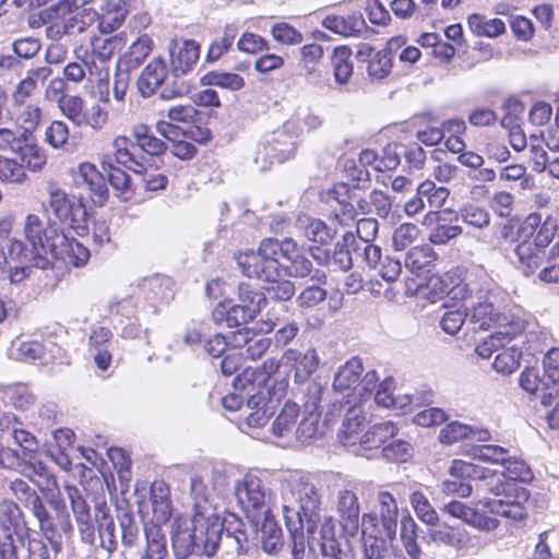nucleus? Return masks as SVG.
Returning <instances> with one entry per match:
<instances>
[{
    "label": "nucleus",
    "instance_id": "obj_1",
    "mask_svg": "<svg viewBox=\"0 0 559 559\" xmlns=\"http://www.w3.org/2000/svg\"><path fill=\"white\" fill-rule=\"evenodd\" d=\"M281 509L292 539L293 559H352L336 537L333 519L317 526L320 495L309 476L294 474L280 485Z\"/></svg>",
    "mask_w": 559,
    "mask_h": 559
},
{
    "label": "nucleus",
    "instance_id": "obj_2",
    "mask_svg": "<svg viewBox=\"0 0 559 559\" xmlns=\"http://www.w3.org/2000/svg\"><path fill=\"white\" fill-rule=\"evenodd\" d=\"M193 498L191 519L177 518L173 525L171 540L175 556L185 559L191 554L213 556L223 539L224 523L210 503V491L204 477L190 478Z\"/></svg>",
    "mask_w": 559,
    "mask_h": 559
},
{
    "label": "nucleus",
    "instance_id": "obj_3",
    "mask_svg": "<svg viewBox=\"0 0 559 559\" xmlns=\"http://www.w3.org/2000/svg\"><path fill=\"white\" fill-rule=\"evenodd\" d=\"M532 472L527 464L509 451L491 445V513L506 519L510 534L516 536L526 524L527 509L524 506L528 491L518 481H527Z\"/></svg>",
    "mask_w": 559,
    "mask_h": 559
},
{
    "label": "nucleus",
    "instance_id": "obj_4",
    "mask_svg": "<svg viewBox=\"0 0 559 559\" xmlns=\"http://www.w3.org/2000/svg\"><path fill=\"white\" fill-rule=\"evenodd\" d=\"M499 238L508 243L519 241L514 253L523 273L530 275L542 265L545 248L549 247L554 238L556 246L551 252L558 251L559 219L548 215L542 221L540 214L533 213L523 222H507L499 231Z\"/></svg>",
    "mask_w": 559,
    "mask_h": 559
},
{
    "label": "nucleus",
    "instance_id": "obj_5",
    "mask_svg": "<svg viewBox=\"0 0 559 559\" xmlns=\"http://www.w3.org/2000/svg\"><path fill=\"white\" fill-rule=\"evenodd\" d=\"M24 231L34 247L38 269H48L56 260L80 267L90 260V250L85 246L53 228L44 229L43 222L34 214L27 215Z\"/></svg>",
    "mask_w": 559,
    "mask_h": 559
},
{
    "label": "nucleus",
    "instance_id": "obj_6",
    "mask_svg": "<svg viewBox=\"0 0 559 559\" xmlns=\"http://www.w3.org/2000/svg\"><path fill=\"white\" fill-rule=\"evenodd\" d=\"M377 514H364L361 518V540L368 559H382L396 535L399 508L395 498L388 491L377 496Z\"/></svg>",
    "mask_w": 559,
    "mask_h": 559
},
{
    "label": "nucleus",
    "instance_id": "obj_7",
    "mask_svg": "<svg viewBox=\"0 0 559 559\" xmlns=\"http://www.w3.org/2000/svg\"><path fill=\"white\" fill-rule=\"evenodd\" d=\"M378 381L374 370L365 372L362 361L352 357L335 372L333 389L347 399L348 404L362 403L376 390Z\"/></svg>",
    "mask_w": 559,
    "mask_h": 559
},
{
    "label": "nucleus",
    "instance_id": "obj_8",
    "mask_svg": "<svg viewBox=\"0 0 559 559\" xmlns=\"http://www.w3.org/2000/svg\"><path fill=\"white\" fill-rule=\"evenodd\" d=\"M276 250H280L277 240L264 239L257 251L239 252L236 257L237 264L243 275L248 277L273 282L284 274V267L278 262Z\"/></svg>",
    "mask_w": 559,
    "mask_h": 559
},
{
    "label": "nucleus",
    "instance_id": "obj_9",
    "mask_svg": "<svg viewBox=\"0 0 559 559\" xmlns=\"http://www.w3.org/2000/svg\"><path fill=\"white\" fill-rule=\"evenodd\" d=\"M76 60L69 62L62 70L64 82L80 84L86 80L91 85L97 87V97L102 103L109 102V68L98 67L97 62L75 50Z\"/></svg>",
    "mask_w": 559,
    "mask_h": 559
},
{
    "label": "nucleus",
    "instance_id": "obj_10",
    "mask_svg": "<svg viewBox=\"0 0 559 559\" xmlns=\"http://www.w3.org/2000/svg\"><path fill=\"white\" fill-rule=\"evenodd\" d=\"M91 27V13L87 10L74 11L62 0L49 8L46 21V35L58 41L63 36L81 34Z\"/></svg>",
    "mask_w": 559,
    "mask_h": 559
},
{
    "label": "nucleus",
    "instance_id": "obj_11",
    "mask_svg": "<svg viewBox=\"0 0 559 559\" xmlns=\"http://www.w3.org/2000/svg\"><path fill=\"white\" fill-rule=\"evenodd\" d=\"M234 493L237 503L252 522L259 523L261 513L269 508L270 496L258 476L246 474L235 481Z\"/></svg>",
    "mask_w": 559,
    "mask_h": 559
},
{
    "label": "nucleus",
    "instance_id": "obj_12",
    "mask_svg": "<svg viewBox=\"0 0 559 559\" xmlns=\"http://www.w3.org/2000/svg\"><path fill=\"white\" fill-rule=\"evenodd\" d=\"M49 206L58 219L78 235H84L87 231V211L81 201L69 198L60 189H51L49 192Z\"/></svg>",
    "mask_w": 559,
    "mask_h": 559
},
{
    "label": "nucleus",
    "instance_id": "obj_13",
    "mask_svg": "<svg viewBox=\"0 0 559 559\" xmlns=\"http://www.w3.org/2000/svg\"><path fill=\"white\" fill-rule=\"evenodd\" d=\"M169 63L176 76L186 75L193 70L200 58V45L193 39L173 38L167 47Z\"/></svg>",
    "mask_w": 559,
    "mask_h": 559
},
{
    "label": "nucleus",
    "instance_id": "obj_14",
    "mask_svg": "<svg viewBox=\"0 0 559 559\" xmlns=\"http://www.w3.org/2000/svg\"><path fill=\"white\" fill-rule=\"evenodd\" d=\"M91 13V26L97 22L102 34H111L122 26L128 14L129 5L126 0H104L97 10H87Z\"/></svg>",
    "mask_w": 559,
    "mask_h": 559
},
{
    "label": "nucleus",
    "instance_id": "obj_15",
    "mask_svg": "<svg viewBox=\"0 0 559 559\" xmlns=\"http://www.w3.org/2000/svg\"><path fill=\"white\" fill-rule=\"evenodd\" d=\"M267 390H259L251 394L246 406L241 409L242 428L257 429L265 426L273 415L274 404Z\"/></svg>",
    "mask_w": 559,
    "mask_h": 559
},
{
    "label": "nucleus",
    "instance_id": "obj_16",
    "mask_svg": "<svg viewBox=\"0 0 559 559\" xmlns=\"http://www.w3.org/2000/svg\"><path fill=\"white\" fill-rule=\"evenodd\" d=\"M135 143L126 135H117L112 139L111 151L102 153L99 155V163L103 168L114 167L115 165L124 166L138 173L135 166H141L136 160L133 152Z\"/></svg>",
    "mask_w": 559,
    "mask_h": 559
},
{
    "label": "nucleus",
    "instance_id": "obj_17",
    "mask_svg": "<svg viewBox=\"0 0 559 559\" xmlns=\"http://www.w3.org/2000/svg\"><path fill=\"white\" fill-rule=\"evenodd\" d=\"M524 330V321L511 312H502L491 318V353L504 347Z\"/></svg>",
    "mask_w": 559,
    "mask_h": 559
},
{
    "label": "nucleus",
    "instance_id": "obj_18",
    "mask_svg": "<svg viewBox=\"0 0 559 559\" xmlns=\"http://www.w3.org/2000/svg\"><path fill=\"white\" fill-rule=\"evenodd\" d=\"M294 228L298 238L316 245H328L335 234L323 221L307 214L298 215Z\"/></svg>",
    "mask_w": 559,
    "mask_h": 559
},
{
    "label": "nucleus",
    "instance_id": "obj_19",
    "mask_svg": "<svg viewBox=\"0 0 559 559\" xmlns=\"http://www.w3.org/2000/svg\"><path fill=\"white\" fill-rule=\"evenodd\" d=\"M337 511L344 532L349 536L356 535L359 528L360 506L355 491L341 489L337 492Z\"/></svg>",
    "mask_w": 559,
    "mask_h": 559
},
{
    "label": "nucleus",
    "instance_id": "obj_20",
    "mask_svg": "<svg viewBox=\"0 0 559 559\" xmlns=\"http://www.w3.org/2000/svg\"><path fill=\"white\" fill-rule=\"evenodd\" d=\"M78 186L84 185L95 203L103 204L108 195V188L103 174L88 162L81 163L75 175Z\"/></svg>",
    "mask_w": 559,
    "mask_h": 559
},
{
    "label": "nucleus",
    "instance_id": "obj_21",
    "mask_svg": "<svg viewBox=\"0 0 559 559\" xmlns=\"http://www.w3.org/2000/svg\"><path fill=\"white\" fill-rule=\"evenodd\" d=\"M253 307L247 308L241 304L234 305L230 300L219 302L212 312L214 322L228 328L240 326L255 317Z\"/></svg>",
    "mask_w": 559,
    "mask_h": 559
},
{
    "label": "nucleus",
    "instance_id": "obj_22",
    "mask_svg": "<svg viewBox=\"0 0 559 559\" xmlns=\"http://www.w3.org/2000/svg\"><path fill=\"white\" fill-rule=\"evenodd\" d=\"M357 58L361 62H368L367 73L372 81L385 79L392 70V57L388 51H376L371 46L364 44L357 51Z\"/></svg>",
    "mask_w": 559,
    "mask_h": 559
},
{
    "label": "nucleus",
    "instance_id": "obj_23",
    "mask_svg": "<svg viewBox=\"0 0 559 559\" xmlns=\"http://www.w3.org/2000/svg\"><path fill=\"white\" fill-rule=\"evenodd\" d=\"M353 404L345 415L338 438L345 447L356 449L361 437V429L367 423V416L361 403Z\"/></svg>",
    "mask_w": 559,
    "mask_h": 559
},
{
    "label": "nucleus",
    "instance_id": "obj_24",
    "mask_svg": "<svg viewBox=\"0 0 559 559\" xmlns=\"http://www.w3.org/2000/svg\"><path fill=\"white\" fill-rule=\"evenodd\" d=\"M168 76V68L163 58H154L145 66L138 79V88L142 96H152Z\"/></svg>",
    "mask_w": 559,
    "mask_h": 559
},
{
    "label": "nucleus",
    "instance_id": "obj_25",
    "mask_svg": "<svg viewBox=\"0 0 559 559\" xmlns=\"http://www.w3.org/2000/svg\"><path fill=\"white\" fill-rule=\"evenodd\" d=\"M64 491L70 500L72 512L83 538L92 542L94 538V524L91 519L90 507L81 496L80 490L72 485H64Z\"/></svg>",
    "mask_w": 559,
    "mask_h": 559
},
{
    "label": "nucleus",
    "instance_id": "obj_26",
    "mask_svg": "<svg viewBox=\"0 0 559 559\" xmlns=\"http://www.w3.org/2000/svg\"><path fill=\"white\" fill-rule=\"evenodd\" d=\"M283 359L295 365V379L298 382L308 380L320 365V357L314 348H308L305 353L289 348L284 353Z\"/></svg>",
    "mask_w": 559,
    "mask_h": 559
},
{
    "label": "nucleus",
    "instance_id": "obj_27",
    "mask_svg": "<svg viewBox=\"0 0 559 559\" xmlns=\"http://www.w3.org/2000/svg\"><path fill=\"white\" fill-rule=\"evenodd\" d=\"M299 411L296 403L286 402L272 424L273 436L284 439L286 443L294 441Z\"/></svg>",
    "mask_w": 559,
    "mask_h": 559
},
{
    "label": "nucleus",
    "instance_id": "obj_28",
    "mask_svg": "<svg viewBox=\"0 0 559 559\" xmlns=\"http://www.w3.org/2000/svg\"><path fill=\"white\" fill-rule=\"evenodd\" d=\"M121 41V34L107 38L94 34L90 37L88 48L83 50V55H88L91 59L97 62L98 67H108V61Z\"/></svg>",
    "mask_w": 559,
    "mask_h": 559
},
{
    "label": "nucleus",
    "instance_id": "obj_29",
    "mask_svg": "<svg viewBox=\"0 0 559 559\" xmlns=\"http://www.w3.org/2000/svg\"><path fill=\"white\" fill-rule=\"evenodd\" d=\"M397 428L392 421H383L372 426L364 435H361L358 445L353 451L359 454V450L378 449L386 443L391 438L395 437Z\"/></svg>",
    "mask_w": 559,
    "mask_h": 559
},
{
    "label": "nucleus",
    "instance_id": "obj_30",
    "mask_svg": "<svg viewBox=\"0 0 559 559\" xmlns=\"http://www.w3.org/2000/svg\"><path fill=\"white\" fill-rule=\"evenodd\" d=\"M112 333L109 329L98 326L90 335V348L94 352V361L100 370H107L111 362L109 352Z\"/></svg>",
    "mask_w": 559,
    "mask_h": 559
},
{
    "label": "nucleus",
    "instance_id": "obj_31",
    "mask_svg": "<svg viewBox=\"0 0 559 559\" xmlns=\"http://www.w3.org/2000/svg\"><path fill=\"white\" fill-rule=\"evenodd\" d=\"M321 25L336 35L350 37L358 36L365 26V21L360 15L341 16L328 14L321 20Z\"/></svg>",
    "mask_w": 559,
    "mask_h": 559
},
{
    "label": "nucleus",
    "instance_id": "obj_32",
    "mask_svg": "<svg viewBox=\"0 0 559 559\" xmlns=\"http://www.w3.org/2000/svg\"><path fill=\"white\" fill-rule=\"evenodd\" d=\"M463 439L487 441L488 432L486 430H478L460 421H451L440 430L438 436L440 443L447 445L453 444Z\"/></svg>",
    "mask_w": 559,
    "mask_h": 559
},
{
    "label": "nucleus",
    "instance_id": "obj_33",
    "mask_svg": "<svg viewBox=\"0 0 559 559\" xmlns=\"http://www.w3.org/2000/svg\"><path fill=\"white\" fill-rule=\"evenodd\" d=\"M20 147L15 150L23 169L27 168L31 171H38L44 168L47 162L45 151L35 142L32 135L24 134L23 143H20Z\"/></svg>",
    "mask_w": 559,
    "mask_h": 559
},
{
    "label": "nucleus",
    "instance_id": "obj_34",
    "mask_svg": "<svg viewBox=\"0 0 559 559\" xmlns=\"http://www.w3.org/2000/svg\"><path fill=\"white\" fill-rule=\"evenodd\" d=\"M427 536L428 540L437 544L444 545L452 548H461L464 544V534L456 527L447 523L428 524Z\"/></svg>",
    "mask_w": 559,
    "mask_h": 559
},
{
    "label": "nucleus",
    "instance_id": "obj_35",
    "mask_svg": "<svg viewBox=\"0 0 559 559\" xmlns=\"http://www.w3.org/2000/svg\"><path fill=\"white\" fill-rule=\"evenodd\" d=\"M153 49V38L147 34H143L131 43L128 50L121 56L120 62L128 69H136L152 53Z\"/></svg>",
    "mask_w": 559,
    "mask_h": 559
},
{
    "label": "nucleus",
    "instance_id": "obj_36",
    "mask_svg": "<svg viewBox=\"0 0 559 559\" xmlns=\"http://www.w3.org/2000/svg\"><path fill=\"white\" fill-rule=\"evenodd\" d=\"M95 521L97 522L103 548L108 552H112L117 548L116 526L114 519L108 513V508L105 502L96 504Z\"/></svg>",
    "mask_w": 559,
    "mask_h": 559
},
{
    "label": "nucleus",
    "instance_id": "obj_37",
    "mask_svg": "<svg viewBox=\"0 0 559 559\" xmlns=\"http://www.w3.org/2000/svg\"><path fill=\"white\" fill-rule=\"evenodd\" d=\"M400 525V538L406 554L412 559H420L423 552L417 543L418 525L408 511L402 513Z\"/></svg>",
    "mask_w": 559,
    "mask_h": 559
},
{
    "label": "nucleus",
    "instance_id": "obj_38",
    "mask_svg": "<svg viewBox=\"0 0 559 559\" xmlns=\"http://www.w3.org/2000/svg\"><path fill=\"white\" fill-rule=\"evenodd\" d=\"M200 83L203 86H217L230 92H238L245 87V79L235 72L214 70L205 73Z\"/></svg>",
    "mask_w": 559,
    "mask_h": 559
},
{
    "label": "nucleus",
    "instance_id": "obj_39",
    "mask_svg": "<svg viewBox=\"0 0 559 559\" xmlns=\"http://www.w3.org/2000/svg\"><path fill=\"white\" fill-rule=\"evenodd\" d=\"M132 136L135 144L150 155H159L168 150L167 144L156 138L151 128L145 123H138L132 128Z\"/></svg>",
    "mask_w": 559,
    "mask_h": 559
},
{
    "label": "nucleus",
    "instance_id": "obj_40",
    "mask_svg": "<svg viewBox=\"0 0 559 559\" xmlns=\"http://www.w3.org/2000/svg\"><path fill=\"white\" fill-rule=\"evenodd\" d=\"M289 265L284 269V274L293 277H306L310 276L311 281L324 284L326 281V274L324 271L316 269L313 270L312 262L307 259L304 254H298L293 259H289Z\"/></svg>",
    "mask_w": 559,
    "mask_h": 559
},
{
    "label": "nucleus",
    "instance_id": "obj_41",
    "mask_svg": "<svg viewBox=\"0 0 559 559\" xmlns=\"http://www.w3.org/2000/svg\"><path fill=\"white\" fill-rule=\"evenodd\" d=\"M323 124V118L313 111L299 109L288 120L285 128L299 136L305 131H314Z\"/></svg>",
    "mask_w": 559,
    "mask_h": 559
},
{
    "label": "nucleus",
    "instance_id": "obj_42",
    "mask_svg": "<svg viewBox=\"0 0 559 559\" xmlns=\"http://www.w3.org/2000/svg\"><path fill=\"white\" fill-rule=\"evenodd\" d=\"M352 50L347 46L336 47L332 56V68L335 82L345 85L349 82L354 66L352 62Z\"/></svg>",
    "mask_w": 559,
    "mask_h": 559
},
{
    "label": "nucleus",
    "instance_id": "obj_43",
    "mask_svg": "<svg viewBox=\"0 0 559 559\" xmlns=\"http://www.w3.org/2000/svg\"><path fill=\"white\" fill-rule=\"evenodd\" d=\"M437 254L430 246H415L411 248L405 257V266L412 273L419 274L431 265Z\"/></svg>",
    "mask_w": 559,
    "mask_h": 559
},
{
    "label": "nucleus",
    "instance_id": "obj_44",
    "mask_svg": "<svg viewBox=\"0 0 559 559\" xmlns=\"http://www.w3.org/2000/svg\"><path fill=\"white\" fill-rule=\"evenodd\" d=\"M297 138H299V135L292 133V131H287L284 123L282 129L273 132V134L270 138H266V140L267 142L274 143L275 152L277 153V156H280V163H283L295 155L297 150Z\"/></svg>",
    "mask_w": 559,
    "mask_h": 559
},
{
    "label": "nucleus",
    "instance_id": "obj_45",
    "mask_svg": "<svg viewBox=\"0 0 559 559\" xmlns=\"http://www.w3.org/2000/svg\"><path fill=\"white\" fill-rule=\"evenodd\" d=\"M15 123L23 130L21 133L32 135L43 118V110L36 104H24L16 106Z\"/></svg>",
    "mask_w": 559,
    "mask_h": 559
},
{
    "label": "nucleus",
    "instance_id": "obj_46",
    "mask_svg": "<svg viewBox=\"0 0 559 559\" xmlns=\"http://www.w3.org/2000/svg\"><path fill=\"white\" fill-rule=\"evenodd\" d=\"M409 503L417 519L424 524H437L439 515L430 503L428 497L420 490H415L409 495Z\"/></svg>",
    "mask_w": 559,
    "mask_h": 559
},
{
    "label": "nucleus",
    "instance_id": "obj_47",
    "mask_svg": "<svg viewBox=\"0 0 559 559\" xmlns=\"http://www.w3.org/2000/svg\"><path fill=\"white\" fill-rule=\"evenodd\" d=\"M21 512L19 506L12 500L0 503V536L13 537Z\"/></svg>",
    "mask_w": 559,
    "mask_h": 559
},
{
    "label": "nucleus",
    "instance_id": "obj_48",
    "mask_svg": "<svg viewBox=\"0 0 559 559\" xmlns=\"http://www.w3.org/2000/svg\"><path fill=\"white\" fill-rule=\"evenodd\" d=\"M252 160L260 171L269 170L275 162L280 163V156L275 152L273 142L266 139L258 142L251 153Z\"/></svg>",
    "mask_w": 559,
    "mask_h": 559
},
{
    "label": "nucleus",
    "instance_id": "obj_49",
    "mask_svg": "<svg viewBox=\"0 0 559 559\" xmlns=\"http://www.w3.org/2000/svg\"><path fill=\"white\" fill-rule=\"evenodd\" d=\"M237 34V28L235 25H227L224 28V32L222 36L214 39L206 52V61L207 62H215L217 61L222 56H224L229 48L231 47L235 37Z\"/></svg>",
    "mask_w": 559,
    "mask_h": 559
},
{
    "label": "nucleus",
    "instance_id": "obj_50",
    "mask_svg": "<svg viewBox=\"0 0 559 559\" xmlns=\"http://www.w3.org/2000/svg\"><path fill=\"white\" fill-rule=\"evenodd\" d=\"M418 193L428 203L432 211L439 210L449 197V190L444 187H437L432 181L426 180L418 186Z\"/></svg>",
    "mask_w": 559,
    "mask_h": 559
},
{
    "label": "nucleus",
    "instance_id": "obj_51",
    "mask_svg": "<svg viewBox=\"0 0 559 559\" xmlns=\"http://www.w3.org/2000/svg\"><path fill=\"white\" fill-rule=\"evenodd\" d=\"M521 356V350L515 346L503 348L496 355L492 366L497 372L510 374L519 368Z\"/></svg>",
    "mask_w": 559,
    "mask_h": 559
},
{
    "label": "nucleus",
    "instance_id": "obj_52",
    "mask_svg": "<svg viewBox=\"0 0 559 559\" xmlns=\"http://www.w3.org/2000/svg\"><path fill=\"white\" fill-rule=\"evenodd\" d=\"M109 121V112L99 103L92 104L90 108L85 107L81 127H88L94 132L105 129Z\"/></svg>",
    "mask_w": 559,
    "mask_h": 559
},
{
    "label": "nucleus",
    "instance_id": "obj_53",
    "mask_svg": "<svg viewBox=\"0 0 559 559\" xmlns=\"http://www.w3.org/2000/svg\"><path fill=\"white\" fill-rule=\"evenodd\" d=\"M86 103L80 95H69L59 106L60 112L75 127L81 128Z\"/></svg>",
    "mask_w": 559,
    "mask_h": 559
},
{
    "label": "nucleus",
    "instance_id": "obj_54",
    "mask_svg": "<svg viewBox=\"0 0 559 559\" xmlns=\"http://www.w3.org/2000/svg\"><path fill=\"white\" fill-rule=\"evenodd\" d=\"M272 38L286 46L299 45L304 40V35L293 25L286 22L275 23L271 28Z\"/></svg>",
    "mask_w": 559,
    "mask_h": 559
},
{
    "label": "nucleus",
    "instance_id": "obj_55",
    "mask_svg": "<svg viewBox=\"0 0 559 559\" xmlns=\"http://www.w3.org/2000/svg\"><path fill=\"white\" fill-rule=\"evenodd\" d=\"M147 545L142 559H163L167 552L165 537L156 526L145 530Z\"/></svg>",
    "mask_w": 559,
    "mask_h": 559
},
{
    "label": "nucleus",
    "instance_id": "obj_56",
    "mask_svg": "<svg viewBox=\"0 0 559 559\" xmlns=\"http://www.w3.org/2000/svg\"><path fill=\"white\" fill-rule=\"evenodd\" d=\"M461 213L463 221L475 228H484L489 224L486 204L468 203Z\"/></svg>",
    "mask_w": 559,
    "mask_h": 559
},
{
    "label": "nucleus",
    "instance_id": "obj_57",
    "mask_svg": "<svg viewBox=\"0 0 559 559\" xmlns=\"http://www.w3.org/2000/svg\"><path fill=\"white\" fill-rule=\"evenodd\" d=\"M319 433V414L310 412L298 423L294 440L308 442L317 438Z\"/></svg>",
    "mask_w": 559,
    "mask_h": 559
},
{
    "label": "nucleus",
    "instance_id": "obj_58",
    "mask_svg": "<svg viewBox=\"0 0 559 559\" xmlns=\"http://www.w3.org/2000/svg\"><path fill=\"white\" fill-rule=\"evenodd\" d=\"M449 474L459 479L464 478H485L486 469L479 467L476 463L465 462L463 460H453L449 467Z\"/></svg>",
    "mask_w": 559,
    "mask_h": 559
},
{
    "label": "nucleus",
    "instance_id": "obj_59",
    "mask_svg": "<svg viewBox=\"0 0 559 559\" xmlns=\"http://www.w3.org/2000/svg\"><path fill=\"white\" fill-rule=\"evenodd\" d=\"M419 236V229L412 223L401 224L393 233L392 242L397 251H402L413 245Z\"/></svg>",
    "mask_w": 559,
    "mask_h": 559
},
{
    "label": "nucleus",
    "instance_id": "obj_60",
    "mask_svg": "<svg viewBox=\"0 0 559 559\" xmlns=\"http://www.w3.org/2000/svg\"><path fill=\"white\" fill-rule=\"evenodd\" d=\"M278 368V360L275 358H269L262 364L260 370H246L243 377L247 381H252V385L257 383L258 386H261L263 384L264 388L262 390L269 391L266 382L270 376L277 371Z\"/></svg>",
    "mask_w": 559,
    "mask_h": 559
},
{
    "label": "nucleus",
    "instance_id": "obj_61",
    "mask_svg": "<svg viewBox=\"0 0 559 559\" xmlns=\"http://www.w3.org/2000/svg\"><path fill=\"white\" fill-rule=\"evenodd\" d=\"M328 292L319 283L309 285L297 296L296 302L300 308H314L326 299Z\"/></svg>",
    "mask_w": 559,
    "mask_h": 559
},
{
    "label": "nucleus",
    "instance_id": "obj_62",
    "mask_svg": "<svg viewBox=\"0 0 559 559\" xmlns=\"http://www.w3.org/2000/svg\"><path fill=\"white\" fill-rule=\"evenodd\" d=\"M69 127L64 121L53 120L46 128L45 141L53 148L64 146L69 139Z\"/></svg>",
    "mask_w": 559,
    "mask_h": 559
},
{
    "label": "nucleus",
    "instance_id": "obj_63",
    "mask_svg": "<svg viewBox=\"0 0 559 559\" xmlns=\"http://www.w3.org/2000/svg\"><path fill=\"white\" fill-rule=\"evenodd\" d=\"M501 111L500 122L503 128L519 126L524 106L516 98H509L502 104Z\"/></svg>",
    "mask_w": 559,
    "mask_h": 559
},
{
    "label": "nucleus",
    "instance_id": "obj_64",
    "mask_svg": "<svg viewBox=\"0 0 559 559\" xmlns=\"http://www.w3.org/2000/svg\"><path fill=\"white\" fill-rule=\"evenodd\" d=\"M413 453L412 445L401 439L393 440L382 448V455L388 461L406 462Z\"/></svg>",
    "mask_w": 559,
    "mask_h": 559
}]
</instances>
